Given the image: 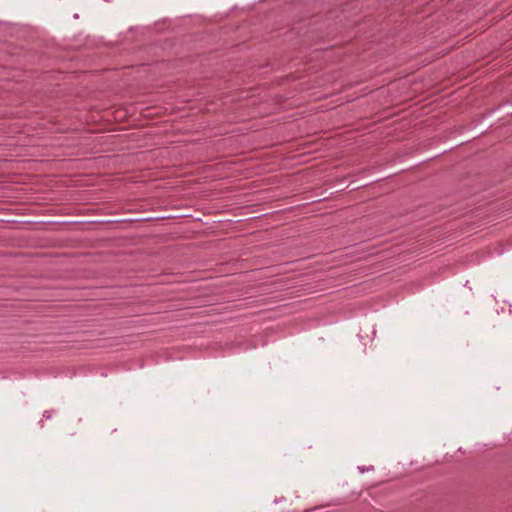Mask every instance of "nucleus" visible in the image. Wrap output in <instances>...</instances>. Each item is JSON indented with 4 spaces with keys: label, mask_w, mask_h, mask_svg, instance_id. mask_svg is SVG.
<instances>
[{
    "label": "nucleus",
    "mask_w": 512,
    "mask_h": 512,
    "mask_svg": "<svg viewBox=\"0 0 512 512\" xmlns=\"http://www.w3.org/2000/svg\"><path fill=\"white\" fill-rule=\"evenodd\" d=\"M373 469V466H370V467H367V468H364V467H359V470L363 473L365 471H370Z\"/></svg>",
    "instance_id": "obj_1"
},
{
    "label": "nucleus",
    "mask_w": 512,
    "mask_h": 512,
    "mask_svg": "<svg viewBox=\"0 0 512 512\" xmlns=\"http://www.w3.org/2000/svg\"><path fill=\"white\" fill-rule=\"evenodd\" d=\"M43 417L46 418V419H50L51 418V413L49 411H45L44 414H43Z\"/></svg>",
    "instance_id": "obj_2"
}]
</instances>
